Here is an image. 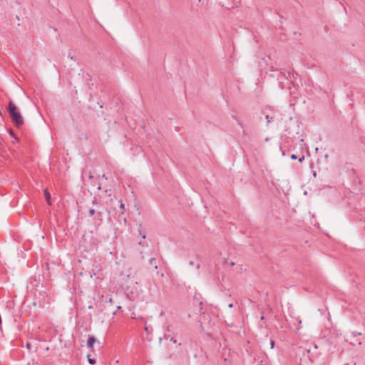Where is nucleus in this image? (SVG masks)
Wrapping results in <instances>:
<instances>
[{
	"mask_svg": "<svg viewBox=\"0 0 365 365\" xmlns=\"http://www.w3.org/2000/svg\"><path fill=\"white\" fill-rule=\"evenodd\" d=\"M270 346H271V348L273 349L274 346V341L273 340H271L270 341Z\"/></svg>",
	"mask_w": 365,
	"mask_h": 365,
	"instance_id": "7",
	"label": "nucleus"
},
{
	"mask_svg": "<svg viewBox=\"0 0 365 365\" xmlns=\"http://www.w3.org/2000/svg\"><path fill=\"white\" fill-rule=\"evenodd\" d=\"M43 192H44L45 198L46 200L47 203L51 205V195H50V193L48 192L47 189H45Z\"/></svg>",
	"mask_w": 365,
	"mask_h": 365,
	"instance_id": "3",
	"label": "nucleus"
},
{
	"mask_svg": "<svg viewBox=\"0 0 365 365\" xmlns=\"http://www.w3.org/2000/svg\"><path fill=\"white\" fill-rule=\"evenodd\" d=\"M139 233H140V235H141V234H142V232H141V230H139Z\"/></svg>",
	"mask_w": 365,
	"mask_h": 365,
	"instance_id": "14",
	"label": "nucleus"
},
{
	"mask_svg": "<svg viewBox=\"0 0 365 365\" xmlns=\"http://www.w3.org/2000/svg\"><path fill=\"white\" fill-rule=\"evenodd\" d=\"M120 207L122 210L121 214H123L125 211V204L121 200L120 201Z\"/></svg>",
	"mask_w": 365,
	"mask_h": 365,
	"instance_id": "4",
	"label": "nucleus"
},
{
	"mask_svg": "<svg viewBox=\"0 0 365 365\" xmlns=\"http://www.w3.org/2000/svg\"><path fill=\"white\" fill-rule=\"evenodd\" d=\"M89 212H90V215L92 216L94 215L95 210L93 209H91V210H90Z\"/></svg>",
	"mask_w": 365,
	"mask_h": 365,
	"instance_id": "8",
	"label": "nucleus"
},
{
	"mask_svg": "<svg viewBox=\"0 0 365 365\" xmlns=\"http://www.w3.org/2000/svg\"><path fill=\"white\" fill-rule=\"evenodd\" d=\"M265 118L267 119V120L269 123H270V122L272 120V117H270V116H269V115H267L265 116Z\"/></svg>",
	"mask_w": 365,
	"mask_h": 365,
	"instance_id": "5",
	"label": "nucleus"
},
{
	"mask_svg": "<svg viewBox=\"0 0 365 365\" xmlns=\"http://www.w3.org/2000/svg\"><path fill=\"white\" fill-rule=\"evenodd\" d=\"M302 159H304V157H302V158H300L299 160L301 162L302 160Z\"/></svg>",
	"mask_w": 365,
	"mask_h": 365,
	"instance_id": "13",
	"label": "nucleus"
},
{
	"mask_svg": "<svg viewBox=\"0 0 365 365\" xmlns=\"http://www.w3.org/2000/svg\"><path fill=\"white\" fill-rule=\"evenodd\" d=\"M229 264L231 266V267H233L235 265V262H229Z\"/></svg>",
	"mask_w": 365,
	"mask_h": 365,
	"instance_id": "9",
	"label": "nucleus"
},
{
	"mask_svg": "<svg viewBox=\"0 0 365 365\" xmlns=\"http://www.w3.org/2000/svg\"><path fill=\"white\" fill-rule=\"evenodd\" d=\"M96 342V339L94 336H90L88 338V342H87V345H88V347L91 349H93V344L94 343Z\"/></svg>",
	"mask_w": 365,
	"mask_h": 365,
	"instance_id": "2",
	"label": "nucleus"
},
{
	"mask_svg": "<svg viewBox=\"0 0 365 365\" xmlns=\"http://www.w3.org/2000/svg\"><path fill=\"white\" fill-rule=\"evenodd\" d=\"M142 238H143V239H145V235H143L142 236Z\"/></svg>",
	"mask_w": 365,
	"mask_h": 365,
	"instance_id": "11",
	"label": "nucleus"
},
{
	"mask_svg": "<svg viewBox=\"0 0 365 365\" xmlns=\"http://www.w3.org/2000/svg\"><path fill=\"white\" fill-rule=\"evenodd\" d=\"M109 302H110V303H112V302H113V300H112V299H111V298L109 299Z\"/></svg>",
	"mask_w": 365,
	"mask_h": 365,
	"instance_id": "12",
	"label": "nucleus"
},
{
	"mask_svg": "<svg viewBox=\"0 0 365 365\" xmlns=\"http://www.w3.org/2000/svg\"><path fill=\"white\" fill-rule=\"evenodd\" d=\"M9 111L13 122L17 127H19L24 124V120L21 113L17 111L16 106L11 101L9 103Z\"/></svg>",
	"mask_w": 365,
	"mask_h": 365,
	"instance_id": "1",
	"label": "nucleus"
},
{
	"mask_svg": "<svg viewBox=\"0 0 365 365\" xmlns=\"http://www.w3.org/2000/svg\"><path fill=\"white\" fill-rule=\"evenodd\" d=\"M291 158H292V159H296V158H297V157H296V155H292Z\"/></svg>",
	"mask_w": 365,
	"mask_h": 365,
	"instance_id": "10",
	"label": "nucleus"
},
{
	"mask_svg": "<svg viewBox=\"0 0 365 365\" xmlns=\"http://www.w3.org/2000/svg\"><path fill=\"white\" fill-rule=\"evenodd\" d=\"M88 362H89V364L93 365V364H95L96 361L93 359H88Z\"/></svg>",
	"mask_w": 365,
	"mask_h": 365,
	"instance_id": "6",
	"label": "nucleus"
}]
</instances>
